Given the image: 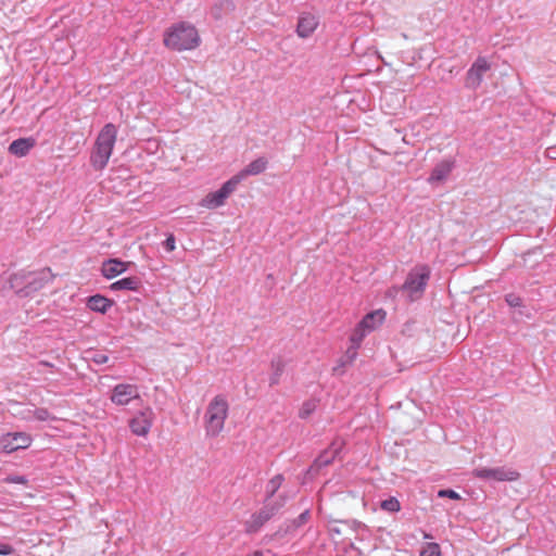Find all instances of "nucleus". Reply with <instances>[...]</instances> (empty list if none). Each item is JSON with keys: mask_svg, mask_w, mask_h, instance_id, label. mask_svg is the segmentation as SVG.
<instances>
[{"mask_svg": "<svg viewBox=\"0 0 556 556\" xmlns=\"http://www.w3.org/2000/svg\"><path fill=\"white\" fill-rule=\"evenodd\" d=\"M105 361H106V356H103V357H100V361H99V362H100V363H103V362H105Z\"/></svg>", "mask_w": 556, "mask_h": 556, "instance_id": "obj_35", "label": "nucleus"}, {"mask_svg": "<svg viewBox=\"0 0 556 556\" xmlns=\"http://www.w3.org/2000/svg\"><path fill=\"white\" fill-rule=\"evenodd\" d=\"M36 141L33 138H20L9 146V152L15 156L23 157L35 147Z\"/></svg>", "mask_w": 556, "mask_h": 556, "instance_id": "obj_17", "label": "nucleus"}, {"mask_svg": "<svg viewBox=\"0 0 556 556\" xmlns=\"http://www.w3.org/2000/svg\"><path fill=\"white\" fill-rule=\"evenodd\" d=\"M283 481V478L278 475V476H275L269 482H268V485H267V492L269 493V496L267 498V502H270L271 505H274L273 503V496L274 494L276 493V491L280 488L281 483Z\"/></svg>", "mask_w": 556, "mask_h": 556, "instance_id": "obj_24", "label": "nucleus"}, {"mask_svg": "<svg viewBox=\"0 0 556 556\" xmlns=\"http://www.w3.org/2000/svg\"><path fill=\"white\" fill-rule=\"evenodd\" d=\"M34 417L38 420L45 421L50 419L51 416L48 409L37 408L36 410H34Z\"/></svg>", "mask_w": 556, "mask_h": 556, "instance_id": "obj_28", "label": "nucleus"}, {"mask_svg": "<svg viewBox=\"0 0 556 556\" xmlns=\"http://www.w3.org/2000/svg\"><path fill=\"white\" fill-rule=\"evenodd\" d=\"M164 247L168 252H172L176 248L175 238L173 235H170L164 242Z\"/></svg>", "mask_w": 556, "mask_h": 556, "instance_id": "obj_31", "label": "nucleus"}, {"mask_svg": "<svg viewBox=\"0 0 556 556\" xmlns=\"http://www.w3.org/2000/svg\"><path fill=\"white\" fill-rule=\"evenodd\" d=\"M33 438L27 432H8L0 435V451L11 454L31 445Z\"/></svg>", "mask_w": 556, "mask_h": 556, "instance_id": "obj_6", "label": "nucleus"}, {"mask_svg": "<svg viewBox=\"0 0 556 556\" xmlns=\"http://www.w3.org/2000/svg\"><path fill=\"white\" fill-rule=\"evenodd\" d=\"M163 42L170 50H192L199 46L200 37L193 25L181 22L165 31Z\"/></svg>", "mask_w": 556, "mask_h": 556, "instance_id": "obj_1", "label": "nucleus"}, {"mask_svg": "<svg viewBox=\"0 0 556 556\" xmlns=\"http://www.w3.org/2000/svg\"><path fill=\"white\" fill-rule=\"evenodd\" d=\"M277 382H278V378L277 377L271 380V383H277Z\"/></svg>", "mask_w": 556, "mask_h": 556, "instance_id": "obj_37", "label": "nucleus"}, {"mask_svg": "<svg viewBox=\"0 0 556 556\" xmlns=\"http://www.w3.org/2000/svg\"><path fill=\"white\" fill-rule=\"evenodd\" d=\"M386 312L383 309H376L371 313H368L363 317L359 321L362 328H364L368 333L376 330L384 320Z\"/></svg>", "mask_w": 556, "mask_h": 556, "instance_id": "obj_16", "label": "nucleus"}, {"mask_svg": "<svg viewBox=\"0 0 556 556\" xmlns=\"http://www.w3.org/2000/svg\"><path fill=\"white\" fill-rule=\"evenodd\" d=\"M105 361H106V356H103V357H100V361H99V362H100V363H103V362H105Z\"/></svg>", "mask_w": 556, "mask_h": 556, "instance_id": "obj_36", "label": "nucleus"}, {"mask_svg": "<svg viewBox=\"0 0 556 556\" xmlns=\"http://www.w3.org/2000/svg\"><path fill=\"white\" fill-rule=\"evenodd\" d=\"M318 402L315 399L305 401L299 410L300 418L305 419L309 417L316 410Z\"/></svg>", "mask_w": 556, "mask_h": 556, "instance_id": "obj_23", "label": "nucleus"}, {"mask_svg": "<svg viewBox=\"0 0 556 556\" xmlns=\"http://www.w3.org/2000/svg\"><path fill=\"white\" fill-rule=\"evenodd\" d=\"M40 365H43L46 367H49V366L52 367V364L45 362V361L40 362Z\"/></svg>", "mask_w": 556, "mask_h": 556, "instance_id": "obj_34", "label": "nucleus"}, {"mask_svg": "<svg viewBox=\"0 0 556 556\" xmlns=\"http://www.w3.org/2000/svg\"><path fill=\"white\" fill-rule=\"evenodd\" d=\"M130 265V262H123L117 258H111L103 262L101 273L106 279H112L125 273Z\"/></svg>", "mask_w": 556, "mask_h": 556, "instance_id": "obj_13", "label": "nucleus"}, {"mask_svg": "<svg viewBox=\"0 0 556 556\" xmlns=\"http://www.w3.org/2000/svg\"><path fill=\"white\" fill-rule=\"evenodd\" d=\"M473 476L480 479L495 480V481H516L519 479L520 473L511 468H477L473 470Z\"/></svg>", "mask_w": 556, "mask_h": 556, "instance_id": "obj_8", "label": "nucleus"}, {"mask_svg": "<svg viewBox=\"0 0 556 556\" xmlns=\"http://www.w3.org/2000/svg\"><path fill=\"white\" fill-rule=\"evenodd\" d=\"M381 508L389 513H397L401 509V504L397 498L390 497L381 502Z\"/></svg>", "mask_w": 556, "mask_h": 556, "instance_id": "obj_25", "label": "nucleus"}, {"mask_svg": "<svg viewBox=\"0 0 556 556\" xmlns=\"http://www.w3.org/2000/svg\"><path fill=\"white\" fill-rule=\"evenodd\" d=\"M277 509L278 506L271 505L270 502H267L260 511L253 514L245 521V531L248 533L257 532L265 525V522H267L274 516Z\"/></svg>", "mask_w": 556, "mask_h": 556, "instance_id": "obj_10", "label": "nucleus"}, {"mask_svg": "<svg viewBox=\"0 0 556 556\" xmlns=\"http://www.w3.org/2000/svg\"><path fill=\"white\" fill-rule=\"evenodd\" d=\"M438 496L439 497H448V498H452V500H459L460 496L457 492L453 491V490H440L438 492Z\"/></svg>", "mask_w": 556, "mask_h": 556, "instance_id": "obj_29", "label": "nucleus"}, {"mask_svg": "<svg viewBox=\"0 0 556 556\" xmlns=\"http://www.w3.org/2000/svg\"><path fill=\"white\" fill-rule=\"evenodd\" d=\"M114 302L101 294H96L90 296L87 300V306L89 309L104 314L106 313L112 306Z\"/></svg>", "mask_w": 556, "mask_h": 556, "instance_id": "obj_19", "label": "nucleus"}, {"mask_svg": "<svg viewBox=\"0 0 556 556\" xmlns=\"http://www.w3.org/2000/svg\"><path fill=\"white\" fill-rule=\"evenodd\" d=\"M5 483L23 484L27 485L28 480L24 476H8L4 480Z\"/></svg>", "mask_w": 556, "mask_h": 556, "instance_id": "obj_27", "label": "nucleus"}, {"mask_svg": "<svg viewBox=\"0 0 556 556\" xmlns=\"http://www.w3.org/2000/svg\"><path fill=\"white\" fill-rule=\"evenodd\" d=\"M490 70V64L485 58H478L467 72L466 86L477 89L481 83L483 75Z\"/></svg>", "mask_w": 556, "mask_h": 556, "instance_id": "obj_12", "label": "nucleus"}, {"mask_svg": "<svg viewBox=\"0 0 556 556\" xmlns=\"http://www.w3.org/2000/svg\"><path fill=\"white\" fill-rule=\"evenodd\" d=\"M267 160L265 157H258L252 161L245 168L235 175L232 178L239 185L242 179L247 176L258 175L267 168Z\"/></svg>", "mask_w": 556, "mask_h": 556, "instance_id": "obj_15", "label": "nucleus"}, {"mask_svg": "<svg viewBox=\"0 0 556 556\" xmlns=\"http://www.w3.org/2000/svg\"><path fill=\"white\" fill-rule=\"evenodd\" d=\"M14 552V548L5 543H0V555H10Z\"/></svg>", "mask_w": 556, "mask_h": 556, "instance_id": "obj_32", "label": "nucleus"}, {"mask_svg": "<svg viewBox=\"0 0 556 556\" xmlns=\"http://www.w3.org/2000/svg\"><path fill=\"white\" fill-rule=\"evenodd\" d=\"M50 279V270L43 269L40 271H28L15 274L11 278L12 288L18 291H25L28 295L30 292L41 289Z\"/></svg>", "mask_w": 556, "mask_h": 556, "instance_id": "obj_5", "label": "nucleus"}, {"mask_svg": "<svg viewBox=\"0 0 556 556\" xmlns=\"http://www.w3.org/2000/svg\"><path fill=\"white\" fill-rule=\"evenodd\" d=\"M238 184L231 177L227 180L219 190L210 192L200 202L202 207L212 210L224 205L226 199L236 190Z\"/></svg>", "mask_w": 556, "mask_h": 556, "instance_id": "obj_7", "label": "nucleus"}, {"mask_svg": "<svg viewBox=\"0 0 556 556\" xmlns=\"http://www.w3.org/2000/svg\"><path fill=\"white\" fill-rule=\"evenodd\" d=\"M247 556H263V553L260 552V551H255V552H253V553H251V554H249Z\"/></svg>", "mask_w": 556, "mask_h": 556, "instance_id": "obj_33", "label": "nucleus"}, {"mask_svg": "<svg viewBox=\"0 0 556 556\" xmlns=\"http://www.w3.org/2000/svg\"><path fill=\"white\" fill-rule=\"evenodd\" d=\"M154 418L153 410L151 408H146L139 412L132 419L129 421V427L134 434L139 437H146L152 426Z\"/></svg>", "mask_w": 556, "mask_h": 556, "instance_id": "obj_11", "label": "nucleus"}, {"mask_svg": "<svg viewBox=\"0 0 556 556\" xmlns=\"http://www.w3.org/2000/svg\"><path fill=\"white\" fill-rule=\"evenodd\" d=\"M430 274L431 270L427 265H417L410 269L405 282L401 287V290L406 294L409 301H416L422 296Z\"/></svg>", "mask_w": 556, "mask_h": 556, "instance_id": "obj_4", "label": "nucleus"}, {"mask_svg": "<svg viewBox=\"0 0 556 556\" xmlns=\"http://www.w3.org/2000/svg\"><path fill=\"white\" fill-rule=\"evenodd\" d=\"M430 535L428 533H425V539H429Z\"/></svg>", "mask_w": 556, "mask_h": 556, "instance_id": "obj_38", "label": "nucleus"}, {"mask_svg": "<svg viewBox=\"0 0 556 556\" xmlns=\"http://www.w3.org/2000/svg\"><path fill=\"white\" fill-rule=\"evenodd\" d=\"M367 334H368V332L364 328H362V326L358 323L350 337L351 346L348 349V352H346L350 361L355 359V357L357 355V349L361 346L364 338Z\"/></svg>", "mask_w": 556, "mask_h": 556, "instance_id": "obj_18", "label": "nucleus"}, {"mask_svg": "<svg viewBox=\"0 0 556 556\" xmlns=\"http://www.w3.org/2000/svg\"><path fill=\"white\" fill-rule=\"evenodd\" d=\"M140 280L137 277H126L121 280H117L113 282L110 286V289L113 291L118 290H130V291H137L140 288Z\"/></svg>", "mask_w": 556, "mask_h": 556, "instance_id": "obj_21", "label": "nucleus"}, {"mask_svg": "<svg viewBox=\"0 0 556 556\" xmlns=\"http://www.w3.org/2000/svg\"><path fill=\"white\" fill-rule=\"evenodd\" d=\"M451 165L446 162L438 164L429 177V182L433 184L444 180L451 173Z\"/></svg>", "mask_w": 556, "mask_h": 556, "instance_id": "obj_22", "label": "nucleus"}, {"mask_svg": "<svg viewBox=\"0 0 556 556\" xmlns=\"http://www.w3.org/2000/svg\"><path fill=\"white\" fill-rule=\"evenodd\" d=\"M229 405L225 396L216 395L208 403L205 412V431L207 435L216 437L225 426Z\"/></svg>", "mask_w": 556, "mask_h": 556, "instance_id": "obj_3", "label": "nucleus"}, {"mask_svg": "<svg viewBox=\"0 0 556 556\" xmlns=\"http://www.w3.org/2000/svg\"><path fill=\"white\" fill-rule=\"evenodd\" d=\"M318 20L312 14H302L298 22L296 34L301 38L309 37L317 28Z\"/></svg>", "mask_w": 556, "mask_h": 556, "instance_id": "obj_14", "label": "nucleus"}, {"mask_svg": "<svg viewBox=\"0 0 556 556\" xmlns=\"http://www.w3.org/2000/svg\"><path fill=\"white\" fill-rule=\"evenodd\" d=\"M420 556H441V548L438 543H427L420 551Z\"/></svg>", "mask_w": 556, "mask_h": 556, "instance_id": "obj_26", "label": "nucleus"}, {"mask_svg": "<svg viewBox=\"0 0 556 556\" xmlns=\"http://www.w3.org/2000/svg\"><path fill=\"white\" fill-rule=\"evenodd\" d=\"M117 137L116 127L106 124L99 132L91 155L90 163L97 170H102L109 163Z\"/></svg>", "mask_w": 556, "mask_h": 556, "instance_id": "obj_2", "label": "nucleus"}, {"mask_svg": "<svg viewBox=\"0 0 556 556\" xmlns=\"http://www.w3.org/2000/svg\"><path fill=\"white\" fill-rule=\"evenodd\" d=\"M139 397L140 394L137 386L130 383H119L113 388L110 400L115 405L125 406L129 404L131 400Z\"/></svg>", "mask_w": 556, "mask_h": 556, "instance_id": "obj_9", "label": "nucleus"}, {"mask_svg": "<svg viewBox=\"0 0 556 556\" xmlns=\"http://www.w3.org/2000/svg\"><path fill=\"white\" fill-rule=\"evenodd\" d=\"M340 450H341V444H337V443L331 444V446L328 450L323 452L317 457V459L315 460V463L313 465V468L314 467L321 468V467L330 465L338 456Z\"/></svg>", "mask_w": 556, "mask_h": 556, "instance_id": "obj_20", "label": "nucleus"}, {"mask_svg": "<svg viewBox=\"0 0 556 556\" xmlns=\"http://www.w3.org/2000/svg\"><path fill=\"white\" fill-rule=\"evenodd\" d=\"M506 302L509 306L517 307L521 305V299L515 294H508L506 295Z\"/></svg>", "mask_w": 556, "mask_h": 556, "instance_id": "obj_30", "label": "nucleus"}]
</instances>
